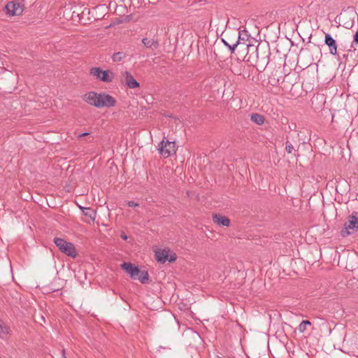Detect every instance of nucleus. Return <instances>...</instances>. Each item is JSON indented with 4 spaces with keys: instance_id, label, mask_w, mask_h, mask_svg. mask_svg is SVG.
Returning a JSON list of instances; mask_svg holds the SVG:
<instances>
[{
    "instance_id": "473e14b6",
    "label": "nucleus",
    "mask_w": 358,
    "mask_h": 358,
    "mask_svg": "<svg viewBox=\"0 0 358 358\" xmlns=\"http://www.w3.org/2000/svg\"><path fill=\"white\" fill-rule=\"evenodd\" d=\"M127 205L129 206V207H136V206H138L139 204L138 203H136L133 201H127Z\"/></svg>"
},
{
    "instance_id": "c756f323",
    "label": "nucleus",
    "mask_w": 358,
    "mask_h": 358,
    "mask_svg": "<svg viewBox=\"0 0 358 358\" xmlns=\"http://www.w3.org/2000/svg\"><path fill=\"white\" fill-rule=\"evenodd\" d=\"M285 150L287 153L291 154L294 151V148L293 145L289 142L286 141Z\"/></svg>"
},
{
    "instance_id": "423d86ee",
    "label": "nucleus",
    "mask_w": 358,
    "mask_h": 358,
    "mask_svg": "<svg viewBox=\"0 0 358 358\" xmlns=\"http://www.w3.org/2000/svg\"><path fill=\"white\" fill-rule=\"evenodd\" d=\"M257 42L259 45L260 38L257 39V37H252L248 30L243 29L238 31V40L233 45H254Z\"/></svg>"
},
{
    "instance_id": "20e7f679",
    "label": "nucleus",
    "mask_w": 358,
    "mask_h": 358,
    "mask_svg": "<svg viewBox=\"0 0 358 358\" xmlns=\"http://www.w3.org/2000/svg\"><path fill=\"white\" fill-rule=\"evenodd\" d=\"M90 75L104 83H110L115 78V74L110 70H102L100 67H92L90 70Z\"/></svg>"
},
{
    "instance_id": "ddd939ff",
    "label": "nucleus",
    "mask_w": 358,
    "mask_h": 358,
    "mask_svg": "<svg viewBox=\"0 0 358 358\" xmlns=\"http://www.w3.org/2000/svg\"><path fill=\"white\" fill-rule=\"evenodd\" d=\"M124 83L128 88L135 89L140 87V83L128 71L124 73Z\"/></svg>"
},
{
    "instance_id": "f704fd0d",
    "label": "nucleus",
    "mask_w": 358,
    "mask_h": 358,
    "mask_svg": "<svg viewBox=\"0 0 358 358\" xmlns=\"http://www.w3.org/2000/svg\"><path fill=\"white\" fill-rule=\"evenodd\" d=\"M228 48L229 51L231 54H233L235 52V50L238 46H227Z\"/></svg>"
},
{
    "instance_id": "f257e3e1",
    "label": "nucleus",
    "mask_w": 358,
    "mask_h": 358,
    "mask_svg": "<svg viewBox=\"0 0 358 358\" xmlns=\"http://www.w3.org/2000/svg\"><path fill=\"white\" fill-rule=\"evenodd\" d=\"M243 48V53H248L249 49L254 48L257 59L269 58L273 56V58H278L280 59L287 57V47L286 46H241Z\"/></svg>"
},
{
    "instance_id": "2f4dec72",
    "label": "nucleus",
    "mask_w": 358,
    "mask_h": 358,
    "mask_svg": "<svg viewBox=\"0 0 358 358\" xmlns=\"http://www.w3.org/2000/svg\"><path fill=\"white\" fill-rule=\"evenodd\" d=\"M176 254H173V255H171L170 256L168 255V259L167 261L169 262H174L176 260Z\"/></svg>"
},
{
    "instance_id": "4be33fe9",
    "label": "nucleus",
    "mask_w": 358,
    "mask_h": 358,
    "mask_svg": "<svg viewBox=\"0 0 358 358\" xmlns=\"http://www.w3.org/2000/svg\"><path fill=\"white\" fill-rule=\"evenodd\" d=\"M9 327L0 320V338H5L9 334Z\"/></svg>"
},
{
    "instance_id": "39448f33",
    "label": "nucleus",
    "mask_w": 358,
    "mask_h": 358,
    "mask_svg": "<svg viewBox=\"0 0 358 358\" xmlns=\"http://www.w3.org/2000/svg\"><path fill=\"white\" fill-rule=\"evenodd\" d=\"M165 138L159 144L158 150L159 154L167 158L176 153V143L174 141H165Z\"/></svg>"
},
{
    "instance_id": "6e6552de",
    "label": "nucleus",
    "mask_w": 358,
    "mask_h": 358,
    "mask_svg": "<svg viewBox=\"0 0 358 358\" xmlns=\"http://www.w3.org/2000/svg\"><path fill=\"white\" fill-rule=\"evenodd\" d=\"M117 101L111 95L105 92L99 93V108H111L115 106Z\"/></svg>"
},
{
    "instance_id": "4468645a",
    "label": "nucleus",
    "mask_w": 358,
    "mask_h": 358,
    "mask_svg": "<svg viewBox=\"0 0 358 358\" xmlns=\"http://www.w3.org/2000/svg\"><path fill=\"white\" fill-rule=\"evenodd\" d=\"M213 221L220 227H229L230 225V220L220 214H213Z\"/></svg>"
},
{
    "instance_id": "37998d69",
    "label": "nucleus",
    "mask_w": 358,
    "mask_h": 358,
    "mask_svg": "<svg viewBox=\"0 0 358 358\" xmlns=\"http://www.w3.org/2000/svg\"><path fill=\"white\" fill-rule=\"evenodd\" d=\"M257 36H259V32L257 33Z\"/></svg>"
},
{
    "instance_id": "1a4fd4ad",
    "label": "nucleus",
    "mask_w": 358,
    "mask_h": 358,
    "mask_svg": "<svg viewBox=\"0 0 358 358\" xmlns=\"http://www.w3.org/2000/svg\"><path fill=\"white\" fill-rule=\"evenodd\" d=\"M121 268L131 279L136 280V278H138V273L140 272L138 266L130 262H123L121 264Z\"/></svg>"
},
{
    "instance_id": "e433bc0d",
    "label": "nucleus",
    "mask_w": 358,
    "mask_h": 358,
    "mask_svg": "<svg viewBox=\"0 0 358 358\" xmlns=\"http://www.w3.org/2000/svg\"><path fill=\"white\" fill-rule=\"evenodd\" d=\"M88 135H90V133L85 132V133H82V134H79L78 136V137L80 138H82V137H84V136H88Z\"/></svg>"
},
{
    "instance_id": "393cba45",
    "label": "nucleus",
    "mask_w": 358,
    "mask_h": 358,
    "mask_svg": "<svg viewBox=\"0 0 358 358\" xmlns=\"http://www.w3.org/2000/svg\"><path fill=\"white\" fill-rule=\"evenodd\" d=\"M324 34L323 40L324 41L325 45H336V39L332 37L329 34Z\"/></svg>"
},
{
    "instance_id": "9d476101",
    "label": "nucleus",
    "mask_w": 358,
    "mask_h": 358,
    "mask_svg": "<svg viewBox=\"0 0 358 358\" xmlns=\"http://www.w3.org/2000/svg\"><path fill=\"white\" fill-rule=\"evenodd\" d=\"M7 14L14 16L20 15L23 12V6L18 2L10 1L6 5Z\"/></svg>"
},
{
    "instance_id": "9b49d317",
    "label": "nucleus",
    "mask_w": 358,
    "mask_h": 358,
    "mask_svg": "<svg viewBox=\"0 0 358 358\" xmlns=\"http://www.w3.org/2000/svg\"><path fill=\"white\" fill-rule=\"evenodd\" d=\"M83 99L88 104L99 108V93L94 91L89 92L83 96Z\"/></svg>"
},
{
    "instance_id": "0eeeda50",
    "label": "nucleus",
    "mask_w": 358,
    "mask_h": 358,
    "mask_svg": "<svg viewBox=\"0 0 358 358\" xmlns=\"http://www.w3.org/2000/svg\"><path fill=\"white\" fill-rule=\"evenodd\" d=\"M284 74L283 69L280 66H275L270 70L269 74L268 75V83L272 86L280 85Z\"/></svg>"
},
{
    "instance_id": "cd10ccee",
    "label": "nucleus",
    "mask_w": 358,
    "mask_h": 358,
    "mask_svg": "<svg viewBox=\"0 0 358 358\" xmlns=\"http://www.w3.org/2000/svg\"><path fill=\"white\" fill-rule=\"evenodd\" d=\"M125 56V54L122 52H117L113 54V60L114 62H120L124 58Z\"/></svg>"
},
{
    "instance_id": "f3484780",
    "label": "nucleus",
    "mask_w": 358,
    "mask_h": 358,
    "mask_svg": "<svg viewBox=\"0 0 358 358\" xmlns=\"http://www.w3.org/2000/svg\"><path fill=\"white\" fill-rule=\"evenodd\" d=\"M289 78H290L289 74H287V75L284 74V76L280 83V84H281V87L283 90H287V91L291 90L292 87L293 86V84L290 81Z\"/></svg>"
},
{
    "instance_id": "a19ab883",
    "label": "nucleus",
    "mask_w": 358,
    "mask_h": 358,
    "mask_svg": "<svg viewBox=\"0 0 358 358\" xmlns=\"http://www.w3.org/2000/svg\"><path fill=\"white\" fill-rule=\"evenodd\" d=\"M289 43H291V45H294V42H293V41H289Z\"/></svg>"
},
{
    "instance_id": "58836bf2",
    "label": "nucleus",
    "mask_w": 358,
    "mask_h": 358,
    "mask_svg": "<svg viewBox=\"0 0 358 358\" xmlns=\"http://www.w3.org/2000/svg\"><path fill=\"white\" fill-rule=\"evenodd\" d=\"M309 70L308 69H304L303 71V76H305L307 73H308Z\"/></svg>"
},
{
    "instance_id": "6ab92c4d",
    "label": "nucleus",
    "mask_w": 358,
    "mask_h": 358,
    "mask_svg": "<svg viewBox=\"0 0 358 358\" xmlns=\"http://www.w3.org/2000/svg\"><path fill=\"white\" fill-rule=\"evenodd\" d=\"M80 208L81 209L83 213L85 216L90 217L93 221L95 220L96 211L94 210H93L91 208H85V207H82V206H80Z\"/></svg>"
},
{
    "instance_id": "aec40b11",
    "label": "nucleus",
    "mask_w": 358,
    "mask_h": 358,
    "mask_svg": "<svg viewBox=\"0 0 358 358\" xmlns=\"http://www.w3.org/2000/svg\"><path fill=\"white\" fill-rule=\"evenodd\" d=\"M251 120L258 125H262L265 121V117L259 113H252L250 117Z\"/></svg>"
},
{
    "instance_id": "72a5a7b5",
    "label": "nucleus",
    "mask_w": 358,
    "mask_h": 358,
    "mask_svg": "<svg viewBox=\"0 0 358 358\" xmlns=\"http://www.w3.org/2000/svg\"><path fill=\"white\" fill-rule=\"evenodd\" d=\"M352 43H355L356 44H358V30L356 31L353 36V41Z\"/></svg>"
},
{
    "instance_id": "5701e85b",
    "label": "nucleus",
    "mask_w": 358,
    "mask_h": 358,
    "mask_svg": "<svg viewBox=\"0 0 358 358\" xmlns=\"http://www.w3.org/2000/svg\"><path fill=\"white\" fill-rule=\"evenodd\" d=\"M215 38V41H213V40L210 41L208 36H203L201 38V45H216L217 41L219 40V38L217 36H214L213 34V39Z\"/></svg>"
},
{
    "instance_id": "bb28decb",
    "label": "nucleus",
    "mask_w": 358,
    "mask_h": 358,
    "mask_svg": "<svg viewBox=\"0 0 358 358\" xmlns=\"http://www.w3.org/2000/svg\"><path fill=\"white\" fill-rule=\"evenodd\" d=\"M83 38V36H71L69 40L66 41L67 43L75 45L77 43H83V41L82 39Z\"/></svg>"
},
{
    "instance_id": "a211bd4d",
    "label": "nucleus",
    "mask_w": 358,
    "mask_h": 358,
    "mask_svg": "<svg viewBox=\"0 0 358 358\" xmlns=\"http://www.w3.org/2000/svg\"><path fill=\"white\" fill-rule=\"evenodd\" d=\"M131 18V15H123L119 17H116L111 23L105 26L106 29H108L115 24H119L122 22H129Z\"/></svg>"
},
{
    "instance_id": "b1692460",
    "label": "nucleus",
    "mask_w": 358,
    "mask_h": 358,
    "mask_svg": "<svg viewBox=\"0 0 358 358\" xmlns=\"http://www.w3.org/2000/svg\"><path fill=\"white\" fill-rule=\"evenodd\" d=\"M152 34V30H150V33L146 34V36L143 38L141 41L143 43V45H148L149 43H152L151 45H157L158 42L156 41H154L153 38H152L151 36Z\"/></svg>"
},
{
    "instance_id": "4c0bfd02",
    "label": "nucleus",
    "mask_w": 358,
    "mask_h": 358,
    "mask_svg": "<svg viewBox=\"0 0 358 358\" xmlns=\"http://www.w3.org/2000/svg\"><path fill=\"white\" fill-rule=\"evenodd\" d=\"M121 238L123 239V240H127L128 238L127 236L125 234H122L121 235Z\"/></svg>"
},
{
    "instance_id": "ea45409f",
    "label": "nucleus",
    "mask_w": 358,
    "mask_h": 358,
    "mask_svg": "<svg viewBox=\"0 0 358 358\" xmlns=\"http://www.w3.org/2000/svg\"><path fill=\"white\" fill-rule=\"evenodd\" d=\"M220 41L224 43V45H229L224 38H221Z\"/></svg>"
},
{
    "instance_id": "c03bdc74",
    "label": "nucleus",
    "mask_w": 358,
    "mask_h": 358,
    "mask_svg": "<svg viewBox=\"0 0 358 358\" xmlns=\"http://www.w3.org/2000/svg\"><path fill=\"white\" fill-rule=\"evenodd\" d=\"M357 214H358V212H357Z\"/></svg>"
},
{
    "instance_id": "2eb2a0df",
    "label": "nucleus",
    "mask_w": 358,
    "mask_h": 358,
    "mask_svg": "<svg viewBox=\"0 0 358 358\" xmlns=\"http://www.w3.org/2000/svg\"><path fill=\"white\" fill-rule=\"evenodd\" d=\"M168 251L165 250H158L155 252V258L157 262L164 264L165 263L168 259Z\"/></svg>"
},
{
    "instance_id": "dca6fc26",
    "label": "nucleus",
    "mask_w": 358,
    "mask_h": 358,
    "mask_svg": "<svg viewBox=\"0 0 358 358\" xmlns=\"http://www.w3.org/2000/svg\"><path fill=\"white\" fill-rule=\"evenodd\" d=\"M324 38V34L321 32H315L313 34H311L309 37V43H312L313 45H319L322 41Z\"/></svg>"
},
{
    "instance_id": "412c9836",
    "label": "nucleus",
    "mask_w": 358,
    "mask_h": 358,
    "mask_svg": "<svg viewBox=\"0 0 358 358\" xmlns=\"http://www.w3.org/2000/svg\"><path fill=\"white\" fill-rule=\"evenodd\" d=\"M136 280H138L141 283L146 284L149 280V274L146 271H141L138 273V278Z\"/></svg>"
},
{
    "instance_id": "7ed1b4c3",
    "label": "nucleus",
    "mask_w": 358,
    "mask_h": 358,
    "mask_svg": "<svg viewBox=\"0 0 358 358\" xmlns=\"http://www.w3.org/2000/svg\"><path fill=\"white\" fill-rule=\"evenodd\" d=\"M358 230L357 213L356 211L348 216V220L344 224L341 231V236L346 237Z\"/></svg>"
},
{
    "instance_id": "79ce46f5",
    "label": "nucleus",
    "mask_w": 358,
    "mask_h": 358,
    "mask_svg": "<svg viewBox=\"0 0 358 358\" xmlns=\"http://www.w3.org/2000/svg\"><path fill=\"white\" fill-rule=\"evenodd\" d=\"M62 353H63V358H66L64 356V350H62Z\"/></svg>"
},
{
    "instance_id": "f03ea898",
    "label": "nucleus",
    "mask_w": 358,
    "mask_h": 358,
    "mask_svg": "<svg viewBox=\"0 0 358 358\" xmlns=\"http://www.w3.org/2000/svg\"><path fill=\"white\" fill-rule=\"evenodd\" d=\"M53 242L62 253L72 258L77 257V250L72 243L67 242L64 239L58 237H55Z\"/></svg>"
},
{
    "instance_id": "f8f14e48",
    "label": "nucleus",
    "mask_w": 358,
    "mask_h": 358,
    "mask_svg": "<svg viewBox=\"0 0 358 358\" xmlns=\"http://www.w3.org/2000/svg\"><path fill=\"white\" fill-rule=\"evenodd\" d=\"M343 343L352 352L358 350V335L353 334L351 336H345Z\"/></svg>"
},
{
    "instance_id": "a878e982",
    "label": "nucleus",
    "mask_w": 358,
    "mask_h": 358,
    "mask_svg": "<svg viewBox=\"0 0 358 358\" xmlns=\"http://www.w3.org/2000/svg\"><path fill=\"white\" fill-rule=\"evenodd\" d=\"M312 323L309 320H303L299 325L298 329L300 333H303L307 330L308 327L311 326Z\"/></svg>"
},
{
    "instance_id": "c9c22d12",
    "label": "nucleus",
    "mask_w": 358,
    "mask_h": 358,
    "mask_svg": "<svg viewBox=\"0 0 358 358\" xmlns=\"http://www.w3.org/2000/svg\"><path fill=\"white\" fill-rule=\"evenodd\" d=\"M265 38H264V41L267 43V45H269L271 43H274L275 41H269L268 40V36L267 34H266L264 36Z\"/></svg>"
},
{
    "instance_id": "7c9ffc66",
    "label": "nucleus",
    "mask_w": 358,
    "mask_h": 358,
    "mask_svg": "<svg viewBox=\"0 0 358 358\" xmlns=\"http://www.w3.org/2000/svg\"><path fill=\"white\" fill-rule=\"evenodd\" d=\"M329 47V51H330V53L334 55H336L337 54V48L338 46H328Z\"/></svg>"
},
{
    "instance_id": "c85d7f7f",
    "label": "nucleus",
    "mask_w": 358,
    "mask_h": 358,
    "mask_svg": "<svg viewBox=\"0 0 358 358\" xmlns=\"http://www.w3.org/2000/svg\"><path fill=\"white\" fill-rule=\"evenodd\" d=\"M355 50H356V48H355V46H350V48L348 50V53L347 54H343V58H345V59H348V56H350L351 57H352V54H355Z\"/></svg>"
}]
</instances>
